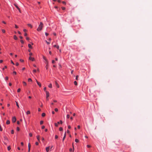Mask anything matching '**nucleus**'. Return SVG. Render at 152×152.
<instances>
[{"mask_svg": "<svg viewBox=\"0 0 152 152\" xmlns=\"http://www.w3.org/2000/svg\"><path fill=\"white\" fill-rule=\"evenodd\" d=\"M43 24L42 22H40V24L38 28H37V30L38 31H39L41 30L43 27Z\"/></svg>", "mask_w": 152, "mask_h": 152, "instance_id": "1", "label": "nucleus"}, {"mask_svg": "<svg viewBox=\"0 0 152 152\" xmlns=\"http://www.w3.org/2000/svg\"><path fill=\"white\" fill-rule=\"evenodd\" d=\"M46 94V100L47 101H48L49 100V99L48 98V97L49 96V92H48L47 91H45Z\"/></svg>", "mask_w": 152, "mask_h": 152, "instance_id": "2", "label": "nucleus"}, {"mask_svg": "<svg viewBox=\"0 0 152 152\" xmlns=\"http://www.w3.org/2000/svg\"><path fill=\"white\" fill-rule=\"evenodd\" d=\"M16 121V118L15 116L12 117V121L13 123L15 122Z\"/></svg>", "mask_w": 152, "mask_h": 152, "instance_id": "3", "label": "nucleus"}, {"mask_svg": "<svg viewBox=\"0 0 152 152\" xmlns=\"http://www.w3.org/2000/svg\"><path fill=\"white\" fill-rule=\"evenodd\" d=\"M29 59L31 60L32 61H34V58H32L31 56H30L29 57Z\"/></svg>", "mask_w": 152, "mask_h": 152, "instance_id": "4", "label": "nucleus"}, {"mask_svg": "<svg viewBox=\"0 0 152 152\" xmlns=\"http://www.w3.org/2000/svg\"><path fill=\"white\" fill-rule=\"evenodd\" d=\"M43 59L46 61L47 62V64H48V62L47 61V60L46 59V57H45V56H43Z\"/></svg>", "mask_w": 152, "mask_h": 152, "instance_id": "5", "label": "nucleus"}, {"mask_svg": "<svg viewBox=\"0 0 152 152\" xmlns=\"http://www.w3.org/2000/svg\"><path fill=\"white\" fill-rule=\"evenodd\" d=\"M55 83L56 86L58 88L59 87V86L58 84L57 83V82L56 81L55 82Z\"/></svg>", "mask_w": 152, "mask_h": 152, "instance_id": "6", "label": "nucleus"}, {"mask_svg": "<svg viewBox=\"0 0 152 152\" xmlns=\"http://www.w3.org/2000/svg\"><path fill=\"white\" fill-rule=\"evenodd\" d=\"M66 132H65V134H64V137L63 138V141H64V139H65V137H66Z\"/></svg>", "mask_w": 152, "mask_h": 152, "instance_id": "7", "label": "nucleus"}, {"mask_svg": "<svg viewBox=\"0 0 152 152\" xmlns=\"http://www.w3.org/2000/svg\"><path fill=\"white\" fill-rule=\"evenodd\" d=\"M49 148H50L49 147H47L46 148V150L47 152H48L49 151Z\"/></svg>", "mask_w": 152, "mask_h": 152, "instance_id": "8", "label": "nucleus"}, {"mask_svg": "<svg viewBox=\"0 0 152 152\" xmlns=\"http://www.w3.org/2000/svg\"><path fill=\"white\" fill-rule=\"evenodd\" d=\"M31 147V145L30 143H29L28 144V149H29V150H30Z\"/></svg>", "mask_w": 152, "mask_h": 152, "instance_id": "9", "label": "nucleus"}, {"mask_svg": "<svg viewBox=\"0 0 152 152\" xmlns=\"http://www.w3.org/2000/svg\"><path fill=\"white\" fill-rule=\"evenodd\" d=\"M37 140H38V141L39 142L40 141V140H39V135H37Z\"/></svg>", "mask_w": 152, "mask_h": 152, "instance_id": "10", "label": "nucleus"}, {"mask_svg": "<svg viewBox=\"0 0 152 152\" xmlns=\"http://www.w3.org/2000/svg\"><path fill=\"white\" fill-rule=\"evenodd\" d=\"M10 121L9 120H7V122H6V124H10Z\"/></svg>", "mask_w": 152, "mask_h": 152, "instance_id": "11", "label": "nucleus"}, {"mask_svg": "<svg viewBox=\"0 0 152 152\" xmlns=\"http://www.w3.org/2000/svg\"><path fill=\"white\" fill-rule=\"evenodd\" d=\"M28 26L30 27L31 28H32V25L30 24H28Z\"/></svg>", "mask_w": 152, "mask_h": 152, "instance_id": "12", "label": "nucleus"}, {"mask_svg": "<svg viewBox=\"0 0 152 152\" xmlns=\"http://www.w3.org/2000/svg\"><path fill=\"white\" fill-rule=\"evenodd\" d=\"M37 84L40 87H41V84L39 82H37Z\"/></svg>", "mask_w": 152, "mask_h": 152, "instance_id": "13", "label": "nucleus"}, {"mask_svg": "<svg viewBox=\"0 0 152 152\" xmlns=\"http://www.w3.org/2000/svg\"><path fill=\"white\" fill-rule=\"evenodd\" d=\"M57 123L58 124H59L60 123L62 124L63 123V122L62 121L60 120V122H58Z\"/></svg>", "mask_w": 152, "mask_h": 152, "instance_id": "14", "label": "nucleus"}, {"mask_svg": "<svg viewBox=\"0 0 152 152\" xmlns=\"http://www.w3.org/2000/svg\"><path fill=\"white\" fill-rule=\"evenodd\" d=\"M14 39L15 40H17V37L16 35H14Z\"/></svg>", "mask_w": 152, "mask_h": 152, "instance_id": "15", "label": "nucleus"}, {"mask_svg": "<svg viewBox=\"0 0 152 152\" xmlns=\"http://www.w3.org/2000/svg\"><path fill=\"white\" fill-rule=\"evenodd\" d=\"M16 105L19 108V106L18 104V102H16Z\"/></svg>", "mask_w": 152, "mask_h": 152, "instance_id": "16", "label": "nucleus"}, {"mask_svg": "<svg viewBox=\"0 0 152 152\" xmlns=\"http://www.w3.org/2000/svg\"><path fill=\"white\" fill-rule=\"evenodd\" d=\"M53 47H56L57 49H58L59 48V46H57L56 45H55L53 46Z\"/></svg>", "mask_w": 152, "mask_h": 152, "instance_id": "17", "label": "nucleus"}, {"mask_svg": "<svg viewBox=\"0 0 152 152\" xmlns=\"http://www.w3.org/2000/svg\"><path fill=\"white\" fill-rule=\"evenodd\" d=\"M28 47L30 48H32V46H31V45L30 44H28Z\"/></svg>", "mask_w": 152, "mask_h": 152, "instance_id": "18", "label": "nucleus"}, {"mask_svg": "<svg viewBox=\"0 0 152 152\" xmlns=\"http://www.w3.org/2000/svg\"><path fill=\"white\" fill-rule=\"evenodd\" d=\"M32 81V80L31 78H29L28 79V81L29 82H31Z\"/></svg>", "mask_w": 152, "mask_h": 152, "instance_id": "19", "label": "nucleus"}, {"mask_svg": "<svg viewBox=\"0 0 152 152\" xmlns=\"http://www.w3.org/2000/svg\"><path fill=\"white\" fill-rule=\"evenodd\" d=\"M74 84L76 86H77V83L76 82V81H75L74 82Z\"/></svg>", "mask_w": 152, "mask_h": 152, "instance_id": "20", "label": "nucleus"}, {"mask_svg": "<svg viewBox=\"0 0 152 152\" xmlns=\"http://www.w3.org/2000/svg\"><path fill=\"white\" fill-rule=\"evenodd\" d=\"M7 149L8 151H10L11 149V147L10 146L8 147Z\"/></svg>", "mask_w": 152, "mask_h": 152, "instance_id": "21", "label": "nucleus"}, {"mask_svg": "<svg viewBox=\"0 0 152 152\" xmlns=\"http://www.w3.org/2000/svg\"><path fill=\"white\" fill-rule=\"evenodd\" d=\"M30 112L29 111H28L27 112H26V114L27 115H28V114H30Z\"/></svg>", "mask_w": 152, "mask_h": 152, "instance_id": "22", "label": "nucleus"}, {"mask_svg": "<svg viewBox=\"0 0 152 152\" xmlns=\"http://www.w3.org/2000/svg\"><path fill=\"white\" fill-rule=\"evenodd\" d=\"M45 115V114L44 113H43L42 114V117H44Z\"/></svg>", "mask_w": 152, "mask_h": 152, "instance_id": "23", "label": "nucleus"}, {"mask_svg": "<svg viewBox=\"0 0 152 152\" xmlns=\"http://www.w3.org/2000/svg\"><path fill=\"white\" fill-rule=\"evenodd\" d=\"M48 87L50 88H51L52 87V84L51 83H50L49 86H48Z\"/></svg>", "mask_w": 152, "mask_h": 152, "instance_id": "24", "label": "nucleus"}, {"mask_svg": "<svg viewBox=\"0 0 152 152\" xmlns=\"http://www.w3.org/2000/svg\"><path fill=\"white\" fill-rule=\"evenodd\" d=\"M23 84L24 85V86H26V83L25 82L23 81Z\"/></svg>", "mask_w": 152, "mask_h": 152, "instance_id": "25", "label": "nucleus"}, {"mask_svg": "<svg viewBox=\"0 0 152 152\" xmlns=\"http://www.w3.org/2000/svg\"><path fill=\"white\" fill-rule=\"evenodd\" d=\"M59 130L60 131H62L63 130V128L61 127H60L59 128Z\"/></svg>", "mask_w": 152, "mask_h": 152, "instance_id": "26", "label": "nucleus"}, {"mask_svg": "<svg viewBox=\"0 0 152 152\" xmlns=\"http://www.w3.org/2000/svg\"><path fill=\"white\" fill-rule=\"evenodd\" d=\"M75 142H79V140L77 139H75Z\"/></svg>", "mask_w": 152, "mask_h": 152, "instance_id": "27", "label": "nucleus"}, {"mask_svg": "<svg viewBox=\"0 0 152 152\" xmlns=\"http://www.w3.org/2000/svg\"><path fill=\"white\" fill-rule=\"evenodd\" d=\"M17 73L15 71H14L13 72V74L14 75H16V74Z\"/></svg>", "mask_w": 152, "mask_h": 152, "instance_id": "28", "label": "nucleus"}, {"mask_svg": "<svg viewBox=\"0 0 152 152\" xmlns=\"http://www.w3.org/2000/svg\"><path fill=\"white\" fill-rule=\"evenodd\" d=\"M43 123V121H41L40 122V124L41 125Z\"/></svg>", "mask_w": 152, "mask_h": 152, "instance_id": "29", "label": "nucleus"}, {"mask_svg": "<svg viewBox=\"0 0 152 152\" xmlns=\"http://www.w3.org/2000/svg\"><path fill=\"white\" fill-rule=\"evenodd\" d=\"M55 125L57 127L58 126V124L56 123H55Z\"/></svg>", "mask_w": 152, "mask_h": 152, "instance_id": "30", "label": "nucleus"}, {"mask_svg": "<svg viewBox=\"0 0 152 152\" xmlns=\"http://www.w3.org/2000/svg\"><path fill=\"white\" fill-rule=\"evenodd\" d=\"M29 136L30 137H31L32 136V134L31 133H29Z\"/></svg>", "mask_w": 152, "mask_h": 152, "instance_id": "31", "label": "nucleus"}, {"mask_svg": "<svg viewBox=\"0 0 152 152\" xmlns=\"http://www.w3.org/2000/svg\"><path fill=\"white\" fill-rule=\"evenodd\" d=\"M17 130L18 131H19V130H20V128L19 127H17Z\"/></svg>", "mask_w": 152, "mask_h": 152, "instance_id": "32", "label": "nucleus"}, {"mask_svg": "<svg viewBox=\"0 0 152 152\" xmlns=\"http://www.w3.org/2000/svg\"><path fill=\"white\" fill-rule=\"evenodd\" d=\"M20 88H18V90H17V92H20Z\"/></svg>", "mask_w": 152, "mask_h": 152, "instance_id": "33", "label": "nucleus"}, {"mask_svg": "<svg viewBox=\"0 0 152 152\" xmlns=\"http://www.w3.org/2000/svg\"><path fill=\"white\" fill-rule=\"evenodd\" d=\"M33 72L34 73H35L37 71L36 69H34L33 70Z\"/></svg>", "mask_w": 152, "mask_h": 152, "instance_id": "34", "label": "nucleus"}, {"mask_svg": "<svg viewBox=\"0 0 152 152\" xmlns=\"http://www.w3.org/2000/svg\"><path fill=\"white\" fill-rule=\"evenodd\" d=\"M0 131H2V129L1 127V125H0Z\"/></svg>", "mask_w": 152, "mask_h": 152, "instance_id": "35", "label": "nucleus"}, {"mask_svg": "<svg viewBox=\"0 0 152 152\" xmlns=\"http://www.w3.org/2000/svg\"><path fill=\"white\" fill-rule=\"evenodd\" d=\"M58 136L57 135H56L55 136V138L56 139H57V138H58Z\"/></svg>", "mask_w": 152, "mask_h": 152, "instance_id": "36", "label": "nucleus"}, {"mask_svg": "<svg viewBox=\"0 0 152 152\" xmlns=\"http://www.w3.org/2000/svg\"><path fill=\"white\" fill-rule=\"evenodd\" d=\"M20 42L21 43L23 44L24 43V42L22 40H20Z\"/></svg>", "mask_w": 152, "mask_h": 152, "instance_id": "37", "label": "nucleus"}, {"mask_svg": "<svg viewBox=\"0 0 152 152\" xmlns=\"http://www.w3.org/2000/svg\"><path fill=\"white\" fill-rule=\"evenodd\" d=\"M55 111H56V112H57L58 111V109L57 108H56L55 109Z\"/></svg>", "mask_w": 152, "mask_h": 152, "instance_id": "38", "label": "nucleus"}, {"mask_svg": "<svg viewBox=\"0 0 152 152\" xmlns=\"http://www.w3.org/2000/svg\"><path fill=\"white\" fill-rule=\"evenodd\" d=\"M46 41V43L48 44H49L50 43V42H47V41Z\"/></svg>", "mask_w": 152, "mask_h": 152, "instance_id": "39", "label": "nucleus"}, {"mask_svg": "<svg viewBox=\"0 0 152 152\" xmlns=\"http://www.w3.org/2000/svg\"><path fill=\"white\" fill-rule=\"evenodd\" d=\"M5 80H8V77L7 76L5 77Z\"/></svg>", "mask_w": 152, "mask_h": 152, "instance_id": "40", "label": "nucleus"}, {"mask_svg": "<svg viewBox=\"0 0 152 152\" xmlns=\"http://www.w3.org/2000/svg\"><path fill=\"white\" fill-rule=\"evenodd\" d=\"M78 77H79V76H78V75H77V76H76V80H78Z\"/></svg>", "mask_w": 152, "mask_h": 152, "instance_id": "41", "label": "nucleus"}, {"mask_svg": "<svg viewBox=\"0 0 152 152\" xmlns=\"http://www.w3.org/2000/svg\"><path fill=\"white\" fill-rule=\"evenodd\" d=\"M7 68V66H4V68H3L2 69H3V70H4L5 68H6H6Z\"/></svg>", "mask_w": 152, "mask_h": 152, "instance_id": "42", "label": "nucleus"}, {"mask_svg": "<svg viewBox=\"0 0 152 152\" xmlns=\"http://www.w3.org/2000/svg\"><path fill=\"white\" fill-rule=\"evenodd\" d=\"M72 147H73V152L74 150V147L73 144H72Z\"/></svg>", "mask_w": 152, "mask_h": 152, "instance_id": "43", "label": "nucleus"}, {"mask_svg": "<svg viewBox=\"0 0 152 152\" xmlns=\"http://www.w3.org/2000/svg\"><path fill=\"white\" fill-rule=\"evenodd\" d=\"M61 8L63 10H65V8L64 7H62Z\"/></svg>", "mask_w": 152, "mask_h": 152, "instance_id": "44", "label": "nucleus"}, {"mask_svg": "<svg viewBox=\"0 0 152 152\" xmlns=\"http://www.w3.org/2000/svg\"><path fill=\"white\" fill-rule=\"evenodd\" d=\"M2 32L4 33H5V31L4 29H2Z\"/></svg>", "mask_w": 152, "mask_h": 152, "instance_id": "45", "label": "nucleus"}, {"mask_svg": "<svg viewBox=\"0 0 152 152\" xmlns=\"http://www.w3.org/2000/svg\"><path fill=\"white\" fill-rule=\"evenodd\" d=\"M26 39L27 40H28L29 39V38L28 37H26Z\"/></svg>", "mask_w": 152, "mask_h": 152, "instance_id": "46", "label": "nucleus"}, {"mask_svg": "<svg viewBox=\"0 0 152 152\" xmlns=\"http://www.w3.org/2000/svg\"><path fill=\"white\" fill-rule=\"evenodd\" d=\"M4 138L5 140H8V138H7V137H4Z\"/></svg>", "mask_w": 152, "mask_h": 152, "instance_id": "47", "label": "nucleus"}, {"mask_svg": "<svg viewBox=\"0 0 152 152\" xmlns=\"http://www.w3.org/2000/svg\"><path fill=\"white\" fill-rule=\"evenodd\" d=\"M32 53H30L29 54V55L31 56L32 55Z\"/></svg>", "mask_w": 152, "mask_h": 152, "instance_id": "48", "label": "nucleus"}, {"mask_svg": "<svg viewBox=\"0 0 152 152\" xmlns=\"http://www.w3.org/2000/svg\"><path fill=\"white\" fill-rule=\"evenodd\" d=\"M68 127L69 129H70L71 128V126L70 125H68Z\"/></svg>", "mask_w": 152, "mask_h": 152, "instance_id": "49", "label": "nucleus"}, {"mask_svg": "<svg viewBox=\"0 0 152 152\" xmlns=\"http://www.w3.org/2000/svg\"><path fill=\"white\" fill-rule=\"evenodd\" d=\"M11 133L12 134H13L14 133V131H13V130H12V131H11Z\"/></svg>", "mask_w": 152, "mask_h": 152, "instance_id": "50", "label": "nucleus"}, {"mask_svg": "<svg viewBox=\"0 0 152 152\" xmlns=\"http://www.w3.org/2000/svg\"><path fill=\"white\" fill-rule=\"evenodd\" d=\"M15 65L16 66H18V65H19V64L18 62H16V63H15Z\"/></svg>", "mask_w": 152, "mask_h": 152, "instance_id": "51", "label": "nucleus"}, {"mask_svg": "<svg viewBox=\"0 0 152 152\" xmlns=\"http://www.w3.org/2000/svg\"><path fill=\"white\" fill-rule=\"evenodd\" d=\"M45 128V126H42V129H44V128Z\"/></svg>", "mask_w": 152, "mask_h": 152, "instance_id": "52", "label": "nucleus"}, {"mask_svg": "<svg viewBox=\"0 0 152 152\" xmlns=\"http://www.w3.org/2000/svg\"><path fill=\"white\" fill-rule=\"evenodd\" d=\"M15 27L16 28H18V27L16 25H15Z\"/></svg>", "mask_w": 152, "mask_h": 152, "instance_id": "53", "label": "nucleus"}, {"mask_svg": "<svg viewBox=\"0 0 152 152\" xmlns=\"http://www.w3.org/2000/svg\"><path fill=\"white\" fill-rule=\"evenodd\" d=\"M38 111L40 112L41 111V109L40 108H38Z\"/></svg>", "mask_w": 152, "mask_h": 152, "instance_id": "54", "label": "nucleus"}, {"mask_svg": "<svg viewBox=\"0 0 152 152\" xmlns=\"http://www.w3.org/2000/svg\"><path fill=\"white\" fill-rule=\"evenodd\" d=\"M87 146L88 148H90L91 147V146L89 145H87Z\"/></svg>", "mask_w": 152, "mask_h": 152, "instance_id": "55", "label": "nucleus"}, {"mask_svg": "<svg viewBox=\"0 0 152 152\" xmlns=\"http://www.w3.org/2000/svg\"><path fill=\"white\" fill-rule=\"evenodd\" d=\"M67 118H69V115H67Z\"/></svg>", "mask_w": 152, "mask_h": 152, "instance_id": "56", "label": "nucleus"}, {"mask_svg": "<svg viewBox=\"0 0 152 152\" xmlns=\"http://www.w3.org/2000/svg\"><path fill=\"white\" fill-rule=\"evenodd\" d=\"M48 64H47L46 66V68L47 69L48 68Z\"/></svg>", "mask_w": 152, "mask_h": 152, "instance_id": "57", "label": "nucleus"}, {"mask_svg": "<svg viewBox=\"0 0 152 152\" xmlns=\"http://www.w3.org/2000/svg\"><path fill=\"white\" fill-rule=\"evenodd\" d=\"M45 34L46 36H48V35L49 34H48L47 33H45Z\"/></svg>", "mask_w": 152, "mask_h": 152, "instance_id": "58", "label": "nucleus"}, {"mask_svg": "<svg viewBox=\"0 0 152 152\" xmlns=\"http://www.w3.org/2000/svg\"><path fill=\"white\" fill-rule=\"evenodd\" d=\"M62 3L63 4H66V3L65 1H62Z\"/></svg>", "mask_w": 152, "mask_h": 152, "instance_id": "59", "label": "nucleus"}, {"mask_svg": "<svg viewBox=\"0 0 152 152\" xmlns=\"http://www.w3.org/2000/svg\"><path fill=\"white\" fill-rule=\"evenodd\" d=\"M11 63L13 64V65H14V63H13V61H12V60H11Z\"/></svg>", "mask_w": 152, "mask_h": 152, "instance_id": "60", "label": "nucleus"}, {"mask_svg": "<svg viewBox=\"0 0 152 152\" xmlns=\"http://www.w3.org/2000/svg\"><path fill=\"white\" fill-rule=\"evenodd\" d=\"M52 63L53 64V63H54V62H55V61H54V60H53L52 61Z\"/></svg>", "mask_w": 152, "mask_h": 152, "instance_id": "61", "label": "nucleus"}, {"mask_svg": "<svg viewBox=\"0 0 152 152\" xmlns=\"http://www.w3.org/2000/svg\"><path fill=\"white\" fill-rule=\"evenodd\" d=\"M18 33L19 34H21V33L20 31H18Z\"/></svg>", "mask_w": 152, "mask_h": 152, "instance_id": "62", "label": "nucleus"}, {"mask_svg": "<svg viewBox=\"0 0 152 152\" xmlns=\"http://www.w3.org/2000/svg\"><path fill=\"white\" fill-rule=\"evenodd\" d=\"M17 124H20V122L19 121H17Z\"/></svg>", "mask_w": 152, "mask_h": 152, "instance_id": "63", "label": "nucleus"}, {"mask_svg": "<svg viewBox=\"0 0 152 152\" xmlns=\"http://www.w3.org/2000/svg\"><path fill=\"white\" fill-rule=\"evenodd\" d=\"M46 87H45L44 88V90L45 91H46Z\"/></svg>", "mask_w": 152, "mask_h": 152, "instance_id": "64", "label": "nucleus"}]
</instances>
